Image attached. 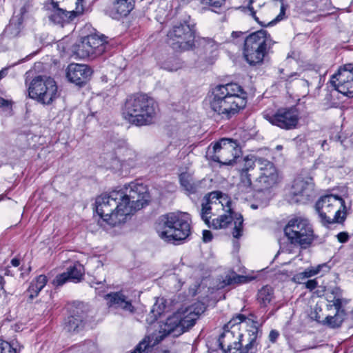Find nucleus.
<instances>
[{
    "label": "nucleus",
    "instance_id": "obj_1",
    "mask_svg": "<svg viewBox=\"0 0 353 353\" xmlns=\"http://www.w3.org/2000/svg\"><path fill=\"white\" fill-rule=\"evenodd\" d=\"M158 112L157 102L142 92L128 96L122 108L123 118L136 126L150 125L154 122Z\"/></svg>",
    "mask_w": 353,
    "mask_h": 353
},
{
    "label": "nucleus",
    "instance_id": "obj_2",
    "mask_svg": "<svg viewBox=\"0 0 353 353\" xmlns=\"http://www.w3.org/2000/svg\"><path fill=\"white\" fill-rule=\"evenodd\" d=\"M240 94L232 93L228 90H212L208 94L211 110L221 118L229 119L244 108L247 97L243 90H238Z\"/></svg>",
    "mask_w": 353,
    "mask_h": 353
},
{
    "label": "nucleus",
    "instance_id": "obj_3",
    "mask_svg": "<svg viewBox=\"0 0 353 353\" xmlns=\"http://www.w3.org/2000/svg\"><path fill=\"white\" fill-rule=\"evenodd\" d=\"M118 190L103 194L96 199V211L103 220L115 226L125 223L130 216V208L122 201Z\"/></svg>",
    "mask_w": 353,
    "mask_h": 353
},
{
    "label": "nucleus",
    "instance_id": "obj_4",
    "mask_svg": "<svg viewBox=\"0 0 353 353\" xmlns=\"http://www.w3.org/2000/svg\"><path fill=\"white\" fill-rule=\"evenodd\" d=\"M274 41L266 30H261L248 35L244 41L243 57L250 65L263 62Z\"/></svg>",
    "mask_w": 353,
    "mask_h": 353
},
{
    "label": "nucleus",
    "instance_id": "obj_5",
    "mask_svg": "<svg viewBox=\"0 0 353 353\" xmlns=\"http://www.w3.org/2000/svg\"><path fill=\"white\" fill-rule=\"evenodd\" d=\"M201 306L197 310V307L192 306L188 307L183 312H178L172 316L166 319L163 325L157 334V336H163V338L169 334L173 336H179L185 331L192 327L199 318V315L203 312V305L198 303Z\"/></svg>",
    "mask_w": 353,
    "mask_h": 353
},
{
    "label": "nucleus",
    "instance_id": "obj_6",
    "mask_svg": "<svg viewBox=\"0 0 353 353\" xmlns=\"http://www.w3.org/2000/svg\"><path fill=\"white\" fill-rule=\"evenodd\" d=\"M315 209L323 225L342 223L346 218L345 201L340 196L328 194L321 196L316 203Z\"/></svg>",
    "mask_w": 353,
    "mask_h": 353
},
{
    "label": "nucleus",
    "instance_id": "obj_7",
    "mask_svg": "<svg viewBox=\"0 0 353 353\" xmlns=\"http://www.w3.org/2000/svg\"><path fill=\"white\" fill-rule=\"evenodd\" d=\"M163 227L159 232L165 241L174 243L185 239L190 233V225L186 214L169 213L163 217Z\"/></svg>",
    "mask_w": 353,
    "mask_h": 353
},
{
    "label": "nucleus",
    "instance_id": "obj_8",
    "mask_svg": "<svg viewBox=\"0 0 353 353\" xmlns=\"http://www.w3.org/2000/svg\"><path fill=\"white\" fill-rule=\"evenodd\" d=\"M284 232L292 244L301 248H309L315 239L310 221L303 217L296 216L289 220L284 228Z\"/></svg>",
    "mask_w": 353,
    "mask_h": 353
},
{
    "label": "nucleus",
    "instance_id": "obj_9",
    "mask_svg": "<svg viewBox=\"0 0 353 353\" xmlns=\"http://www.w3.org/2000/svg\"><path fill=\"white\" fill-rule=\"evenodd\" d=\"M108 145L113 149V152L108 154L107 157L111 169H123L125 165H131V163L137 159L135 152L129 148L125 141L119 137L118 134L111 135Z\"/></svg>",
    "mask_w": 353,
    "mask_h": 353
},
{
    "label": "nucleus",
    "instance_id": "obj_10",
    "mask_svg": "<svg viewBox=\"0 0 353 353\" xmlns=\"http://www.w3.org/2000/svg\"><path fill=\"white\" fill-rule=\"evenodd\" d=\"M240 153L241 148L236 140L223 138L210 145L206 155L213 161L229 165L239 157Z\"/></svg>",
    "mask_w": 353,
    "mask_h": 353
},
{
    "label": "nucleus",
    "instance_id": "obj_11",
    "mask_svg": "<svg viewBox=\"0 0 353 353\" xmlns=\"http://www.w3.org/2000/svg\"><path fill=\"white\" fill-rule=\"evenodd\" d=\"M194 25L180 22L168 32V43L175 50H189L194 45Z\"/></svg>",
    "mask_w": 353,
    "mask_h": 353
},
{
    "label": "nucleus",
    "instance_id": "obj_12",
    "mask_svg": "<svg viewBox=\"0 0 353 353\" xmlns=\"http://www.w3.org/2000/svg\"><path fill=\"white\" fill-rule=\"evenodd\" d=\"M108 42L103 35L90 34L83 37L81 41L72 46V52L80 59L96 57L102 54Z\"/></svg>",
    "mask_w": 353,
    "mask_h": 353
},
{
    "label": "nucleus",
    "instance_id": "obj_13",
    "mask_svg": "<svg viewBox=\"0 0 353 353\" xmlns=\"http://www.w3.org/2000/svg\"><path fill=\"white\" fill-rule=\"evenodd\" d=\"M122 193V201L130 208V215L134 210L143 207L148 201V188L142 183L132 182L118 190Z\"/></svg>",
    "mask_w": 353,
    "mask_h": 353
},
{
    "label": "nucleus",
    "instance_id": "obj_14",
    "mask_svg": "<svg viewBox=\"0 0 353 353\" xmlns=\"http://www.w3.org/2000/svg\"><path fill=\"white\" fill-rule=\"evenodd\" d=\"M347 303L348 300L339 296H334L332 300H327L326 309L329 312L334 310V315L330 313L322 320L320 319V316H316V320L332 329L340 327L346 316L345 305Z\"/></svg>",
    "mask_w": 353,
    "mask_h": 353
},
{
    "label": "nucleus",
    "instance_id": "obj_15",
    "mask_svg": "<svg viewBox=\"0 0 353 353\" xmlns=\"http://www.w3.org/2000/svg\"><path fill=\"white\" fill-rule=\"evenodd\" d=\"M314 194V183L312 178L298 177L293 181L289 201L295 203H306Z\"/></svg>",
    "mask_w": 353,
    "mask_h": 353
},
{
    "label": "nucleus",
    "instance_id": "obj_16",
    "mask_svg": "<svg viewBox=\"0 0 353 353\" xmlns=\"http://www.w3.org/2000/svg\"><path fill=\"white\" fill-rule=\"evenodd\" d=\"M234 221L232 236L234 238L239 239L243 234V216L235 212H224L223 214L213 219L212 223L208 227L213 229H221L226 228L232 221Z\"/></svg>",
    "mask_w": 353,
    "mask_h": 353
},
{
    "label": "nucleus",
    "instance_id": "obj_17",
    "mask_svg": "<svg viewBox=\"0 0 353 353\" xmlns=\"http://www.w3.org/2000/svg\"><path fill=\"white\" fill-rule=\"evenodd\" d=\"M299 112L296 108H283L270 117L269 121L282 129L290 130L296 128L299 122Z\"/></svg>",
    "mask_w": 353,
    "mask_h": 353
},
{
    "label": "nucleus",
    "instance_id": "obj_18",
    "mask_svg": "<svg viewBox=\"0 0 353 353\" xmlns=\"http://www.w3.org/2000/svg\"><path fill=\"white\" fill-rule=\"evenodd\" d=\"M246 317L243 314H237L232 318L226 325H225L223 332L219 338V344L221 350L226 353H232L234 347L233 341H238V335L235 336V330H230V328H234L235 325L245 322Z\"/></svg>",
    "mask_w": 353,
    "mask_h": 353
},
{
    "label": "nucleus",
    "instance_id": "obj_19",
    "mask_svg": "<svg viewBox=\"0 0 353 353\" xmlns=\"http://www.w3.org/2000/svg\"><path fill=\"white\" fill-rule=\"evenodd\" d=\"M92 74L91 68L84 64L71 63L66 70V77L68 81L78 86L84 85Z\"/></svg>",
    "mask_w": 353,
    "mask_h": 353
},
{
    "label": "nucleus",
    "instance_id": "obj_20",
    "mask_svg": "<svg viewBox=\"0 0 353 353\" xmlns=\"http://www.w3.org/2000/svg\"><path fill=\"white\" fill-rule=\"evenodd\" d=\"M330 83L334 88H353V63L340 66L337 72L332 76Z\"/></svg>",
    "mask_w": 353,
    "mask_h": 353
},
{
    "label": "nucleus",
    "instance_id": "obj_21",
    "mask_svg": "<svg viewBox=\"0 0 353 353\" xmlns=\"http://www.w3.org/2000/svg\"><path fill=\"white\" fill-rule=\"evenodd\" d=\"M85 305L83 303H77L71 311V315L68 317L64 328L67 332H79L85 323Z\"/></svg>",
    "mask_w": 353,
    "mask_h": 353
},
{
    "label": "nucleus",
    "instance_id": "obj_22",
    "mask_svg": "<svg viewBox=\"0 0 353 353\" xmlns=\"http://www.w3.org/2000/svg\"><path fill=\"white\" fill-rule=\"evenodd\" d=\"M104 298L109 307L121 309L131 314L135 311L131 300L121 292L107 294Z\"/></svg>",
    "mask_w": 353,
    "mask_h": 353
},
{
    "label": "nucleus",
    "instance_id": "obj_23",
    "mask_svg": "<svg viewBox=\"0 0 353 353\" xmlns=\"http://www.w3.org/2000/svg\"><path fill=\"white\" fill-rule=\"evenodd\" d=\"M278 181L279 175L276 168H270L268 170L260 173L254 184V188L258 191L268 190L276 185Z\"/></svg>",
    "mask_w": 353,
    "mask_h": 353
},
{
    "label": "nucleus",
    "instance_id": "obj_24",
    "mask_svg": "<svg viewBox=\"0 0 353 353\" xmlns=\"http://www.w3.org/2000/svg\"><path fill=\"white\" fill-rule=\"evenodd\" d=\"M32 71L26 73V85L28 88H37L39 87H45V88H57L55 80L46 75H32Z\"/></svg>",
    "mask_w": 353,
    "mask_h": 353
},
{
    "label": "nucleus",
    "instance_id": "obj_25",
    "mask_svg": "<svg viewBox=\"0 0 353 353\" xmlns=\"http://www.w3.org/2000/svg\"><path fill=\"white\" fill-rule=\"evenodd\" d=\"M133 8L132 0H116L111 10V17L115 19L126 17Z\"/></svg>",
    "mask_w": 353,
    "mask_h": 353
},
{
    "label": "nucleus",
    "instance_id": "obj_26",
    "mask_svg": "<svg viewBox=\"0 0 353 353\" xmlns=\"http://www.w3.org/2000/svg\"><path fill=\"white\" fill-rule=\"evenodd\" d=\"M215 195H218L216 193H208L202 199L201 208L199 210V214L201 219L208 226L210 224V219L212 217V205L216 203V201H214Z\"/></svg>",
    "mask_w": 353,
    "mask_h": 353
},
{
    "label": "nucleus",
    "instance_id": "obj_27",
    "mask_svg": "<svg viewBox=\"0 0 353 353\" xmlns=\"http://www.w3.org/2000/svg\"><path fill=\"white\" fill-rule=\"evenodd\" d=\"M180 184L188 194H194L201 188L202 181L195 179L191 174L184 172L179 175Z\"/></svg>",
    "mask_w": 353,
    "mask_h": 353
},
{
    "label": "nucleus",
    "instance_id": "obj_28",
    "mask_svg": "<svg viewBox=\"0 0 353 353\" xmlns=\"http://www.w3.org/2000/svg\"><path fill=\"white\" fill-rule=\"evenodd\" d=\"M57 90H28V96L42 104H50L55 99Z\"/></svg>",
    "mask_w": 353,
    "mask_h": 353
},
{
    "label": "nucleus",
    "instance_id": "obj_29",
    "mask_svg": "<svg viewBox=\"0 0 353 353\" xmlns=\"http://www.w3.org/2000/svg\"><path fill=\"white\" fill-rule=\"evenodd\" d=\"M163 339V336H157V334L154 333L152 335L146 336L135 347L134 350L131 353H141L144 351H148V350L158 344L160 341Z\"/></svg>",
    "mask_w": 353,
    "mask_h": 353
},
{
    "label": "nucleus",
    "instance_id": "obj_30",
    "mask_svg": "<svg viewBox=\"0 0 353 353\" xmlns=\"http://www.w3.org/2000/svg\"><path fill=\"white\" fill-rule=\"evenodd\" d=\"M83 1L84 0H76V8L74 10L72 11H66L63 9H58L59 14H61L63 23H70L72 21L75 17L81 15L83 12Z\"/></svg>",
    "mask_w": 353,
    "mask_h": 353
},
{
    "label": "nucleus",
    "instance_id": "obj_31",
    "mask_svg": "<svg viewBox=\"0 0 353 353\" xmlns=\"http://www.w3.org/2000/svg\"><path fill=\"white\" fill-rule=\"evenodd\" d=\"M47 283V278L45 275H39L33 281L29 288L28 292L30 293V298L33 299L36 297L39 292L45 287Z\"/></svg>",
    "mask_w": 353,
    "mask_h": 353
},
{
    "label": "nucleus",
    "instance_id": "obj_32",
    "mask_svg": "<svg viewBox=\"0 0 353 353\" xmlns=\"http://www.w3.org/2000/svg\"><path fill=\"white\" fill-rule=\"evenodd\" d=\"M321 266L310 267L305 269L303 272H299L294 275L292 281L296 283H304L305 281L320 272Z\"/></svg>",
    "mask_w": 353,
    "mask_h": 353
},
{
    "label": "nucleus",
    "instance_id": "obj_33",
    "mask_svg": "<svg viewBox=\"0 0 353 353\" xmlns=\"http://www.w3.org/2000/svg\"><path fill=\"white\" fill-rule=\"evenodd\" d=\"M258 301L261 305L267 306L274 298V290L272 287L265 285L258 292Z\"/></svg>",
    "mask_w": 353,
    "mask_h": 353
},
{
    "label": "nucleus",
    "instance_id": "obj_34",
    "mask_svg": "<svg viewBox=\"0 0 353 353\" xmlns=\"http://www.w3.org/2000/svg\"><path fill=\"white\" fill-rule=\"evenodd\" d=\"M70 281L78 283L81 281L84 274V267L79 263H75L72 266L67 268Z\"/></svg>",
    "mask_w": 353,
    "mask_h": 353
},
{
    "label": "nucleus",
    "instance_id": "obj_35",
    "mask_svg": "<svg viewBox=\"0 0 353 353\" xmlns=\"http://www.w3.org/2000/svg\"><path fill=\"white\" fill-rule=\"evenodd\" d=\"M210 193H216L218 194L216 195V196H214V201H216L214 205H220L224 212H234L230 206V198L227 194H223L220 191H214Z\"/></svg>",
    "mask_w": 353,
    "mask_h": 353
},
{
    "label": "nucleus",
    "instance_id": "obj_36",
    "mask_svg": "<svg viewBox=\"0 0 353 353\" xmlns=\"http://www.w3.org/2000/svg\"><path fill=\"white\" fill-rule=\"evenodd\" d=\"M165 305L163 299L157 300L150 310V317L147 319V321L150 323L154 322L157 318L164 312Z\"/></svg>",
    "mask_w": 353,
    "mask_h": 353
},
{
    "label": "nucleus",
    "instance_id": "obj_37",
    "mask_svg": "<svg viewBox=\"0 0 353 353\" xmlns=\"http://www.w3.org/2000/svg\"><path fill=\"white\" fill-rule=\"evenodd\" d=\"M245 281V277L236 274L235 272L228 274L223 279L221 287L236 283H241Z\"/></svg>",
    "mask_w": 353,
    "mask_h": 353
},
{
    "label": "nucleus",
    "instance_id": "obj_38",
    "mask_svg": "<svg viewBox=\"0 0 353 353\" xmlns=\"http://www.w3.org/2000/svg\"><path fill=\"white\" fill-rule=\"evenodd\" d=\"M240 172V182L239 183V188L242 191L248 192L252 188V181L250 174L245 172V171H239Z\"/></svg>",
    "mask_w": 353,
    "mask_h": 353
},
{
    "label": "nucleus",
    "instance_id": "obj_39",
    "mask_svg": "<svg viewBox=\"0 0 353 353\" xmlns=\"http://www.w3.org/2000/svg\"><path fill=\"white\" fill-rule=\"evenodd\" d=\"M256 164V157L251 155L248 156L243 159V165L239 171H245V172L249 173L250 170H252Z\"/></svg>",
    "mask_w": 353,
    "mask_h": 353
},
{
    "label": "nucleus",
    "instance_id": "obj_40",
    "mask_svg": "<svg viewBox=\"0 0 353 353\" xmlns=\"http://www.w3.org/2000/svg\"><path fill=\"white\" fill-rule=\"evenodd\" d=\"M256 163L259 165L261 172L268 170L270 168H275L272 162L261 157H256Z\"/></svg>",
    "mask_w": 353,
    "mask_h": 353
},
{
    "label": "nucleus",
    "instance_id": "obj_41",
    "mask_svg": "<svg viewBox=\"0 0 353 353\" xmlns=\"http://www.w3.org/2000/svg\"><path fill=\"white\" fill-rule=\"evenodd\" d=\"M199 1L203 6H208L214 10L221 8L225 3V0H199Z\"/></svg>",
    "mask_w": 353,
    "mask_h": 353
},
{
    "label": "nucleus",
    "instance_id": "obj_42",
    "mask_svg": "<svg viewBox=\"0 0 353 353\" xmlns=\"http://www.w3.org/2000/svg\"><path fill=\"white\" fill-rule=\"evenodd\" d=\"M70 281L68 274L65 272L62 274H58L52 281V284L56 287L62 286L66 282Z\"/></svg>",
    "mask_w": 353,
    "mask_h": 353
},
{
    "label": "nucleus",
    "instance_id": "obj_43",
    "mask_svg": "<svg viewBox=\"0 0 353 353\" xmlns=\"http://www.w3.org/2000/svg\"><path fill=\"white\" fill-rule=\"evenodd\" d=\"M117 78L116 77L115 74L111 72L108 75H103L101 77V80L102 82L105 83H108V86H110L114 88L115 86H119V85L116 82Z\"/></svg>",
    "mask_w": 353,
    "mask_h": 353
},
{
    "label": "nucleus",
    "instance_id": "obj_44",
    "mask_svg": "<svg viewBox=\"0 0 353 353\" xmlns=\"http://www.w3.org/2000/svg\"><path fill=\"white\" fill-rule=\"evenodd\" d=\"M14 102L12 100L5 99L0 97V108L4 111L8 112V115L12 114V105Z\"/></svg>",
    "mask_w": 353,
    "mask_h": 353
},
{
    "label": "nucleus",
    "instance_id": "obj_45",
    "mask_svg": "<svg viewBox=\"0 0 353 353\" xmlns=\"http://www.w3.org/2000/svg\"><path fill=\"white\" fill-rule=\"evenodd\" d=\"M0 353H16V350L8 342L0 339Z\"/></svg>",
    "mask_w": 353,
    "mask_h": 353
},
{
    "label": "nucleus",
    "instance_id": "obj_46",
    "mask_svg": "<svg viewBox=\"0 0 353 353\" xmlns=\"http://www.w3.org/2000/svg\"><path fill=\"white\" fill-rule=\"evenodd\" d=\"M331 95L341 99V97H346L348 98L353 97V90H347V92H342L341 90H332Z\"/></svg>",
    "mask_w": 353,
    "mask_h": 353
},
{
    "label": "nucleus",
    "instance_id": "obj_47",
    "mask_svg": "<svg viewBox=\"0 0 353 353\" xmlns=\"http://www.w3.org/2000/svg\"><path fill=\"white\" fill-rule=\"evenodd\" d=\"M54 12L50 16V19L53 21L54 23L57 24H61L63 23V19L61 17V14H59L58 13V9H60L59 7L57 8H53Z\"/></svg>",
    "mask_w": 353,
    "mask_h": 353
},
{
    "label": "nucleus",
    "instance_id": "obj_48",
    "mask_svg": "<svg viewBox=\"0 0 353 353\" xmlns=\"http://www.w3.org/2000/svg\"><path fill=\"white\" fill-rule=\"evenodd\" d=\"M337 239L340 243H344L349 240V234L346 232H341L336 235Z\"/></svg>",
    "mask_w": 353,
    "mask_h": 353
},
{
    "label": "nucleus",
    "instance_id": "obj_49",
    "mask_svg": "<svg viewBox=\"0 0 353 353\" xmlns=\"http://www.w3.org/2000/svg\"><path fill=\"white\" fill-rule=\"evenodd\" d=\"M304 284L305 285V288L307 289L312 291L317 287L318 282L316 281V279H310V280L305 281L304 283Z\"/></svg>",
    "mask_w": 353,
    "mask_h": 353
},
{
    "label": "nucleus",
    "instance_id": "obj_50",
    "mask_svg": "<svg viewBox=\"0 0 353 353\" xmlns=\"http://www.w3.org/2000/svg\"><path fill=\"white\" fill-rule=\"evenodd\" d=\"M279 336V332L276 330H272L270 332L268 339L271 343H274L277 341Z\"/></svg>",
    "mask_w": 353,
    "mask_h": 353
},
{
    "label": "nucleus",
    "instance_id": "obj_51",
    "mask_svg": "<svg viewBox=\"0 0 353 353\" xmlns=\"http://www.w3.org/2000/svg\"><path fill=\"white\" fill-rule=\"evenodd\" d=\"M212 234L210 230H204L203 231V241L205 243H208L212 240Z\"/></svg>",
    "mask_w": 353,
    "mask_h": 353
},
{
    "label": "nucleus",
    "instance_id": "obj_52",
    "mask_svg": "<svg viewBox=\"0 0 353 353\" xmlns=\"http://www.w3.org/2000/svg\"><path fill=\"white\" fill-rule=\"evenodd\" d=\"M105 281V279H104L102 281H92L90 283V286L92 288H94L96 290H99L101 288V285L103 284V283Z\"/></svg>",
    "mask_w": 353,
    "mask_h": 353
},
{
    "label": "nucleus",
    "instance_id": "obj_53",
    "mask_svg": "<svg viewBox=\"0 0 353 353\" xmlns=\"http://www.w3.org/2000/svg\"><path fill=\"white\" fill-rule=\"evenodd\" d=\"M296 86H301V87H309L310 83L307 80L299 79H297V83L295 84Z\"/></svg>",
    "mask_w": 353,
    "mask_h": 353
},
{
    "label": "nucleus",
    "instance_id": "obj_54",
    "mask_svg": "<svg viewBox=\"0 0 353 353\" xmlns=\"http://www.w3.org/2000/svg\"><path fill=\"white\" fill-rule=\"evenodd\" d=\"M8 68H5L0 70V81L7 76L8 74Z\"/></svg>",
    "mask_w": 353,
    "mask_h": 353
},
{
    "label": "nucleus",
    "instance_id": "obj_55",
    "mask_svg": "<svg viewBox=\"0 0 353 353\" xmlns=\"http://www.w3.org/2000/svg\"><path fill=\"white\" fill-rule=\"evenodd\" d=\"M237 85L236 83H233L232 82H230V83H226L225 84H219L216 86L215 88H219V89H221V88H225L227 86H229V85Z\"/></svg>",
    "mask_w": 353,
    "mask_h": 353
},
{
    "label": "nucleus",
    "instance_id": "obj_56",
    "mask_svg": "<svg viewBox=\"0 0 353 353\" xmlns=\"http://www.w3.org/2000/svg\"><path fill=\"white\" fill-rule=\"evenodd\" d=\"M10 263L14 267H18L20 265V261L19 259L14 258L11 260Z\"/></svg>",
    "mask_w": 353,
    "mask_h": 353
},
{
    "label": "nucleus",
    "instance_id": "obj_57",
    "mask_svg": "<svg viewBox=\"0 0 353 353\" xmlns=\"http://www.w3.org/2000/svg\"><path fill=\"white\" fill-rule=\"evenodd\" d=\"M61 1V0H52L50 3V6L52 8H57L59 6V3Z\"/></svg>",
    "mask_w": 353,
    "mask_h": 353
},
{
    "label": "nucleus",
    "instance_id": "obj_58",
    "mask_svg": "<svg viewBox=\"0 0 353 353\" xmlns=\"http://www.w3.org/2000/svg\"><path fill=\"white\" fill-rule=\"evenodd\" d=\"M163 68L165 69L168 70V71H175V70H177V69L179 68V66L169 67L168 65L165 64Z\"/></svg>",
    "mask_w": 353,
    "mask_h": 353
},
{
    "label": "nucleus",
    "instance_id": "obj_59",
    "mask_svg": "<svg viewBox=\"0 0 353 353\" xmlns=\"http://www.w3.org/2000/svg\"><path fill=\"white\" fill-rule=\"evenodd\" d=\"M296 73H295V74H291L290 76H289V77H288V79H286V81H290H290H292V80H291V79H292L294 76H296Z\"/></svg>",
    "mask_w": 353,
    "mask_h": 353
},
{
    "label": "nucleus",
    "instance_id": "obj_60",
    "mask_svg": "<svg viewBox=\"0 0 353 353\" xmlns=\"http://www.w3.org/2000/svg\"><path fill=\"white\" fill-rule=\"evenodd\" d=\"M208 45H210L212 47H213L214 46L215 48H216V45H215L212 41H210L208 43Z\"/></svg>",
    "mask_w": 353,
    "mask_h": 353
},
{
    "label": "nucleus",
    "instance_id": "obj_61",
    "mask_svg": "<svg viewBox=\"0 0 353 353\" xmlns=\"http://www.w3.org/2000/svg\"><path fill=\"white\" fill-rule=\"evenodd\" d=\"M276 149L277 150H282V149H283V146H282V145H278L276 147Z\"/></svg>",
    "mask_w": 353,
    "mask_h": 353
},
{
    "label": "nucleus",
    "instance_id": "obj_62",
    "mask_svg": "<svg viewBox=\"0 0 353 353\" xmlns=\"http://www.w3.org/2000/svg\"><path fill=\"white\" fill-rule=\"evenodd\" d=\"M252 16L254 17V19H255L256 20H257V18H256V16H255V12L252 11Z\"/></svg>",
    "mask_w": 353,
    "mask_h": 353
},
{
    "label": "nucleus",
    "instance_id": "obj_63",
    "mask_svg": "<svg viewBox=\"0 0 353 353\" xmlns=\"http://www.w3.org/2000/svg\"><path fill=\"white\" fill-rule=\"evenodd\" d=\"M237 88L241 89V88H242V87L241 85H238Z\"/></svg>",
    "mask_w": 353,
    "mask_h": 353
},
{
    "label": "nucleus",
    "instance_id": "obj_64",
    "mask_svg": "<svg viewBox=\"0 0 353 353\" xmlns=\"http://www.w3.org/2000/svg\"><path fill=\"white\" fill-rule=\"evenodd\" d=\"M283 71V70L282 69V70H280V72L282 73Z\"/></svg>",
    "mask_w": 353,
    "mask_h": 353
}]
</instances>
